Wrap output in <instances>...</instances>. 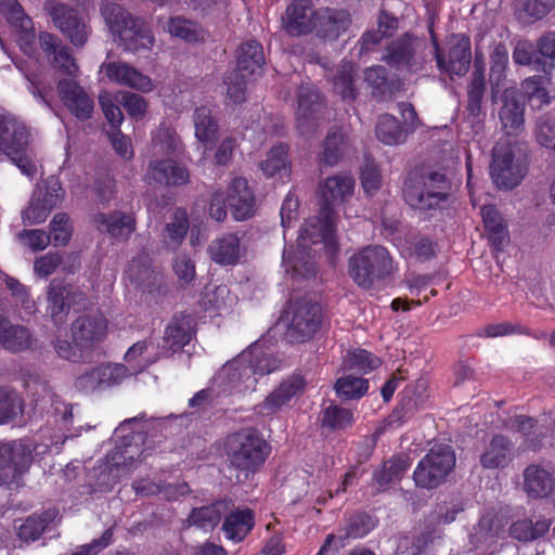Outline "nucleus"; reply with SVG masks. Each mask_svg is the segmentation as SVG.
Returning a JSON list of instances; mask_svg holds the SVG:
<instances>
[{
  "label": "nucleus",
  "instance_id": "obj_1",
  "mask_svg": "<svg viewBox=\"0 0 555 555\" xmlns=\"http://www.w3.org/2000/svg\"><path fill=\"white\" fill-rule=\"evenodd\" d=\"M270 446L262 435L251 428L232 434L227 441L230 467L236 472V481L244 482L258 472L270 454Z\"/></svg>",
  "mask_w": 555,
  "mask_h": 555
},
{
  "label": "nucleus",
  "instance_id": "obj_2",
  "mask_svg": "<svg viewBox=\"0 0 555 555\" xmlns=\"http://www.w3.org/2000/svg\"><path fill=\"white\" fill-rule=\"evenodd\" d=\"M101 14L115 40H118L125 50L138 53L153 47L154 36L149 25L119 4L103 1Z\"/></svg>",
  "mask_w": 555,
  "mask_h": 555
},
{
  "label": "nucleus",
  "instance_id": "obj_3",
  "mask_svg": "<svg viewBox=\"0 0 555 555\" xmlns=\"http://www.w3.org/2000/svg\"><path fill=\"white\" fill-rule=\"evenodd\" d=\"M323 222L324 221L321 216V208L319 209L317 216L310 217L306 220L300 229V233L297 240L298 245L296 254L293 257L286 256V254H284L283 262L286 272L292 271L294 275H299L302 278H309L315 274V262L313 257L307 250L310 245L323 243L331 254L337 251V245L334 236V214H332L328 218V237H324L322 240H314L313 237V234L321 232L320 223Z\"/></svg>",
  "mask_w": 555,
  "mask_h": 555
},
{
  "label": "nucleus",
  "instance_id": "obj_4",
  "mask_svg": "<svg viewBox=\"0 0 555 555\" xmlns=\"http://www.w3.org/2000/svg\"><path fill=\"white\" fill-rule=\"evenodd\" d=\"M30 131L26 125L11 116L0 119V150L29 179L38 172V159L29 145Z\"/></svg>",
  "mask_w": 555,
  "mask_h": 555
},
{
  "label": "nucleus",
  "instance_id": "obj_5",
  "mask_svg": "<svg viewBox=\"0 0 555 555\" xmlns=\"http://www.w3.org/2000/svg\"><path fill=\"white\" fill-rule=\"evenodd\" d=\"M276 369V361L264 353L259 346H253L242 352L237 359L227 363L222 369L228 384L242 390L254 389L257 384L256 375L263 376Z\"/></svg>",
  "mask_w": 555,
  "mask_h": 555
},
{
  "label": "nucleus",
  "instance_id": "obj_6",
  "mask_svg": "<svg viewBox=\"0 0 555 555\" xmlns=\"http://www.w3.org/2000/svg\"><path fill=\"white\" fill-rule=\"evenodd\" d=\"M449 183L443 173L429 171L411 173L404 183L405 202L413 208L429 210L447 199Z\"/></svg>",
  "mask_w": 555,
  "mask_h": 555
},
{
  "label": "nucleus",
  "instance_id": "obj_7",
  "mask_svg": "<svg viewBox=\"0 0 555 555\" xmlns=\"http://www.w3.org/2000/svg\"><path fill=\"white\" fill-rule=\"evenodd\" d=\"M392 260L382 246H367L352 255L348 260V272L360 287L370 288L375 282L392 273Z\"/></svg>",
  "mask_w": 555,
  "mask_h": 555
},
{
  "label": "nucleus",
  "instance_id": "obj_8",
  "mask_svg": "<svg viewBox=\"0 0 555 555\" xmlns=\"http://www.w3.org/2000/svg\"><path fill=\"white\" fill-rule=\"evenodd\" d=\"M455 465V454L450 446H435L418 462L413 473L417 487L435 489L444 482Z\"/></svg>",
  "mask_w": 555,
  "mask_h": 555
},
{
  "label": "nucleus",
  "instance_id": "obj_9",
  "mask_svg": "<svg viewBox=\"0 0 555 555\" xmlns=\"http://www.w3.org/2000/svg\"><path fill=\"white\" fill-rule=\"evenodd\" d=\"M65 197V190L57 178L51 176L37 184L22 219L26 225L44 222L50 212L59 207Z\"/></svg>",
  "mask_w": 555,
  "mask_h": 555
},
{
  "label": "nucleus",
  "instance_id": "obj_10",
  "mask_svg": "<svg viewBox=\"0 0 555 555\" xmlns=\"http://www.w3.org/2000/svg\"><path fill=\"white\" fill-rule=\"evenodd\" d=\"M526 168L507 140L499 141L493 147L490 175L500 189H513L525 177Z\"/></svg>",
  "mask_w": 555,
  "mask_h": 555
},
{
  "label": "nucleus",
  "instance_id": "obj_11",
  "mask_svg": "<svg viewBox=\"0 0 555 555\" xmlns=\"http://www.w3.org/2000/svg\"><path fill=\"white\" fill-rule=\"evenodd\" d=\"M287 318V336L294 341H305L310 339L321 325V307L310 299L301 298L291 304Z\"/></svg>",
  "mask_w": 555,
  "mask_h": 555
},
{
  "label": "nucleus",
  "instance_id": "obj_12",
  "mask_svg": "<svg viewBox=\"0 0 555 555\" xmlns=\"http://www.w3.org/2000/svg\"><path fill=\"white\" fill-rule=\"evenodd\" d=\"M353 189L354 180L351 176L346 173H339L333 177H328L320 185V208L321 216L324 222L320 223L321 232L313 234L314 240H322L324 237H328V218L331 217L332 214H334L332 205L348 199L352 195Z\"/></svg>",
  "mask_w": 555,
  "mask_h": 555
},
{
  "label": "nucleus",
  "instance_id": "obj_13",
  "mask_svg": "<svg viewBox=\"0 0 555 555\" xmlns=\"http://www.w3.org/2000/svg\"><path fill=\"white\" fill-rule=\"evenodd\" d=\"M423 47L424 42L420 38L404 34L388 42L382 60L390 67L416 72L423 64Z\"/></svg>",
  "mask_w": 555,
  "mask_h": 555
},
{
  "label": "nucleus",
  "instance_id": "obj_14",
  "mask_svg": "<svg viewBox=\"0 0 555 555\" xmlns=\"http://www.w3.org/2000/svg\"><path fill=\"white\" fill-rule=\"evenodd\" d=\"M307 382L300 374H293L283 379L254 410L264 417H272L305 391Z\"/></svg>",
  "mask_w": 555,
  "mask_h": 555
},
{
  "label": "nucleus",
  "instance_id": "obj_15",
  "mask_svg": "<svg viewBox=\"0 0 555 555\" xmlns=\"http://www.w3.org/2000/svg\"><path fill=\"white\" fill-rule=\"evenodd\" d=\"M31 450L21 441L0 442V482L11 485L28 469Z\"/></svg>",
  "mask_w": 555,
  "mask_h": 555
},
{
  "label": "nucleus",
  "instance_id": "obj_16",
  "mask_svg": "<svg viewBox=\"0 0 555 555\" xmlns=\"http://www.w3.org/2000/svg\"><path fill=\"white\" fill-rule=\"evenodd\" d=\"M46 8L55 26L68 37L74 46H85L90 31L74 9L64 3L53 1L48 2Z\"/></svg>",
  "mask_w": 555,
  "mask_h": 555
},
{
  "label": "nucleus",
  "instance_id": "obj_17",
  "mask_svg": "<svg viewBox=\"0 0 555 555\" xmlns=\"http://www.w3.org/2000/svg\"><path fill=\"white\" fill-rule=\"evenodd\" d=\"M322 109V100L315 88L310 85H302L298 92L297 129L305 135L312 133L320 125Z\"/></svg>",
  "mask_w": 555,
  "mask_h": 555
},
{
  "label": "nucleus",
  "instance_id": "obj_18",
  "mask_svg": "<svg viewBox=\"0 0 555 555\" xmlns=\"http://www.w3.org/2000/svg\"><path fill=\"white\" fill-rule=\"evenodd\" d=\"M314 33L326 41H335L345 34L351 25V16L344 9L321 8L314 16Z\"/></svg>",
  "mask_w": 555,
  "mask_h": 555
},
{
  "label": "nucleus",
  "instance_id": "obj_19",
  "mask_svg": "<svg viewBox=\"0 0 555 555\" xmlns=\"http://www.w3.org/2000/svg\"><path fill=\"white\" fill-rule=\"evenodd\" d=\"M374 528L373 519L365 514L351 516L346 526L339 529L337 534L331 533L326 537L324 544L317 555H325L332 547L338 552L344 547L348 540L359 539L366 535Z\"/></svg>",
  "mask_w": 555,
  "mask_h": 555
},
{
  "label": "nucleus",
  "instance_id": "obj_20",
  "mask_svg": "<svg viewBox=\"0 0 555 555\" xmlns=\"http://www.w3.org/2000/svg\"><path fill=\"white\" fill-rule=\"evenodd\" d=\"M57 93L67 109L80 120L89 119L93 113V100L74 79H61Z\"/></svg>",
  "mask_w": 555,
  "mask_h": 555
},
{
  "label": "nucleus",
  "instance_id": "obj_21",
  "mask_svg": "<svg viewBox=\"0 0 555 555\" xmlns=\"http://www.w3.org/2000/svg\"><path fill=\"white\" fill-rule=\"evenodd\" d=\"M228 205L235 221H245L256 212L254 192L244 178H234L228 189Z\"/></svg>",
  "mask_w": 555,
  "mask_h": 555
},
{
  "label": "nucleus",
  "instance_id": "obj_22",
  "mask_svg": "<svg viewBox=\"0 0 555 555\" xmlns=\"http://www.w3.org/2000/svg\"><path fill=\"white\" fill-rule=\"evenodd\" d=\"M246 248L236 233L216 236L207 247L209 258L220 266H235L245 255Z\"/></svg>",
  "mask_w": 555,
  "mask_h": 555
},
{
  "label": "nucleus",
  "instance_id": "obj_23",
  "mask_svg": "<svg viewBox=\"0 0 555 555\" xmlns=\"http://www.w3.org/2000/svg\"><path fill=\"white\" fill-rule=\"evenodd\" d=\"M144 179L149 184L179 186L189 182L190 175L185 167L171 159L151 160Z\"/></svg>",
  "mask_w": 555,
  "mask_h": 555
},
{
  "label": "nucleus",
  "instance_id": "obj_24",
  "mask_svg": "<svg viewBox=\"0 0 555 555\" xmlns=\"http://www.w3.org/2000/svg\"><path fill=\"white\" fill-rule=\"evenodd\" d=\"M101 69L107 78L118 85L135 89L141 92H150L154 85L152 79L135 69L134 67L122 62L104 63Z\"/></svg>",
  "mask_w": 555,
  "mask_h": 555
},
{
  "label": "nucleus",
  "instance_id": "obj_25",
  "mask_svg": "<svg viewBox=\"0 0 555 555\" xmlns=\"http://www.w3.org/2000/svg\"><path fill=\"white\" fill-rule=\"evenodd\" d=\"M95 228L119 241H127L135 231L137 221L132 214L114 210L109 214L99 212L94 215Z\"/></svg>",
  "mask_w": 555,
  "mask_h": 555
},
{
  "label": "nucleus",
  "instance_id": "obj_26",
  "mask_svg": "<svg viewBox=\"0 0 555 555\" xmlns=\"http://www.w3.org/2000/svg\"><path fill=\"white\" fill-rule=\"evenodd\" d=\"M106 330L107 322L101 313L85 314L73 323L72 335L77 346L87 348L100 341L105 336Z\"/></svg>",
  "mask_w": 555,
  "mask_h": 555
},
{
  "label": "nucleus",
  "instance_id": "obj_27",
  "mask_svg": "<svg viewBox=\"0 0 555 555\" xmlns=\"http://www.w3.org/2000/svg\"><path fill=\"white\" fill-rule=\"evenodd\" d=\"M46 294L47 313L55 324L63 323L70 311L75 293L68 284L53 279L49 283Z\"/></svg>",
  "mask_w": 555,
  "mask_h": 555
},
{
  "label": "nucleus",
  "instance_id": "obj_28",
  "mask_svg": "<svg viewBox=\"0 0 555 555\" xmlns=\"http://www.w3.org/2000/svg\"><path fill=\"white\" fill-rule=\"evenodd\" d=\"M430 33H433L431 29ZM431 40L435 47L436 61L439 69L448 73L451 76H463L466 74L469 68L472 59L470 44L468 39H461L450 49L448 61H444V59L441 56L438 41L434 34H431Z\"/></svg>",
  "mask_w": 555,
  "mask_h": 555
},
{
  "label": "nucleus",
  "instance_id": "obj_29",
  "mask_svg": "<svg viewBox=\"0 0 555 555\" xmlns=\"http://www.w3.org/2000/svg\"><path fill=\"white\" fill-rule=\"evenodd\" d=\"M129 281L142 292L152 293L162 282L160 272L152 266L147 254H141L131 259L126 270Z\"/></svg>",
  "mask_w": 555,
  "mask_h": 555
},
{
  "label": "nucleus",
  "instance_id": "obj_30",
  "mask_svg": "<svg viewBox=\"0 0 555 555\" xmlns=\"http://www.w3.org/2000/svg\"><path fill=\"white\" fill-rule=\"evenodd\" d=\"M317 10L307 0H298L287 8L284 29L292 36L314 31Z\"/></svg>",
  "mask_w": 555,
  "mask_h": 555
},
{
  "label": "nucleus",
  "instance_id": "obj_31",
  "mask_svg": "<svg viewBox=\"0 0 555 555\" xmlns=\"http://www.w3.org/2000/svg\"><path fill=\"white\" fill-rule=\"evenodd\" d=\"M222 530L227 539L240 542L245 539L254 527V514L249 508H236L229 501V512L223 515Z\"/></svg>",
  "mask_w": 555,
  "mask_h": 555
},
{
  "label": "nucleus",
  "instance_id": "obj_32",
  "mask_svg": "<svg viewBox=\"0 0 555 555\" xmlns=\"http://www.w3.org/2000/svg\"><path fill=\"white\" fill-rule=\"evenodd\" d=\"M411 463L406 455L392 456L388 461L373 472V486H376V491H385L392 485L399 482Z\"/></svg>",
  "mask_w": 555,
  "mask_h": 555
},
{
  "label": "nucleus",
  "instance_id": "obj_33",
  "mask_svg": "<svg viewBox=\"0 0 555 555\" xmlns=\"http://www.w3.org/2000/svg\"><path fill=\"white\" fill-rule=\"evenodd\" d=\"M193 335L191 315L175 317L166 326L162 348L177 351L190 343Z\"/></svg>",
  "mask_w": 555,
  "mask_h": 555
},
{
  "label": "nucleus",
  "instance_id": "obj_34",
  "mask_svg": "<svg viewBox=\"0 0 555 555\" xmlns=\"http://www.w3.org/2000/svg\"><path fill=\"white\" fill-rule=\"evenodd\" d=\"M512 460V442L502 435H495L480 455V464L486 469L503 468Z\"/></svg>",
  "mask_w": 555,
  "mask_h": 555
},
{
  "label": "nucleus",
  "instance_id": "obj_35",
  "mask_svg": "<svg viewBox=\"0 0 555 555\" xmlns=\"http://www.w3.org/2000/svg\"><path fill=\"white\" fill-rule=\"evenodd\" d=\"M503 533L502 521L494 516H482L470 534V543L476 548L489 551Z\"/></svg>",
  "mask_w": 555,
  "mask_h": 555
},
{
  "label": "nucleus",
  "instance_id": "obj_36",
  "mask_svg": "<svg viewBox=\"0 0 555 555\" xmlns=\"http://www.w3.org/2000/svg\"><path fill=\"white\" fill-rule=\"evenodd\" d=\"M31 343V334L25 326L12 324L0 318V345L4 349L20 352L28 349Z\"/></svg>",
  "mask_w": 555,
  "mask_h": 555
},
{
  "label": "nucleus",
  "instance_id": "obj_37",
  "mask_svg": "<svg viewBox=\"0 0 555 555\" xmlns=\"http://www.w3.org/2000/svg\"><path fill=\"white\" fill-rule=\"evenodd\" d=\"M524 489L531 498H544L554 490V478L544 468L530 465L524 472Z\"/></svg>",
  "mask_w": 555,
  "mask_h": 555
},
{
  "label": "nucleus",
  "instance_id": "obj_38",
  "mask_svg": "<svg viewBox=\"0 0 555 555\" xmlns=\"http://www.w3.org/2000/svg\"><path fill=\"white\" fill-rule=\"evenodd\" d=\"M228 512L229 501L220 500L207 506L193 508L188 521L191 526H195L204 530H211L219 524L221 517Z\"/></svg>",
  "mask_w": 555,
  "mask_h": 555
},
{
  "label": "nucleus",
  "instance_id": "obj_39",
  "mask_svg": "<svg viewBox=\"0 0 555 555\" xmlns=\"http://www.w3.org/2000/svg\"><path fill=\"white\" fill-rule=\"evenodd\" d=\"M264 65V54L262 46L255 41L248 40L241 44L237 50V69L248 75H257L262 70Z\"/></svg>",
  "mask_w": 555,
  "mask_h": 555
},
{
  "label": "nucleus",
  "instance_id": "obj_40",
  "mask_svg": "<svg viewBox=\"0 0 555 555\" xmlns=\"http://www.w3.org/2000/svg\"><path fill=\"white\" fill-rule=\"evenodd\" d=\"M499 118L507 135H516L524 130V106L515 99H505L499 111Z\"/></svg>",
  "mask_w": 555,
  "mask_h": 555
},
{
  "label": "nucleus",
  "instance_id": "obj_41",
  "mask_svg": "<svg viewBox=\"0 0 555 555\" xmlns=\"http://www.w3.org/2000/svg\"><path fill=\"white\" fill-rule=\"evenodd\" d=\"M260 168L267 177H288L291 173V163L288 160L286 145L279 144L273 146L263 162L260 163Z\"/></svg>",
  "mask_w": 555,
  "mask_h": 555
},
{
  "label": "nucleus",
  "instance_id": "obj_42",
  "mask_svg": "<svg viewBox=\"0 0 555 555\" xmlns=\"http://www.w3.org/2000/svg\"><path fill=\"white\" fill-rule=\"evenodd\" d=\"M481 216L489 241L500 249L507 241L506 224L502 216L491 205L481 208Z\"/></svg>",
  "mask_w": 555,
  "mask_h": 555
},
{
  "label": "nucleus",
  "instance_id": "obj_43",
  "mask_svg": "<svg viewBox=\"0 0 555 555\" xmlns=\"http://www.w3.org/2000/svg\"><path fill=\"white\" fill-rule=\"evenodd\" d=\"M194 128L196 139L210 147L217 138L218 125L211 116V112L206 106L197 107L194 112Z\"/></svg>",
  "mask_w": 555,
  "mask_h": 555
},
{
  "label": "nucleus",
  "instance_id": "obj_44",
  "mask_svg": "<svg viewBox=\"0 0 555 555\" xmlns=\"http://www.w3.org/2000/svg\"><path fill=\"white\" fill-rule=\"evenodd\" d=\"M548 85L550 79L544 76H533L524 80L522 90L533 109H541L551 103Z\"/></svg>",
  "mask_w": 555,
  "mask_h": 555
},
{
  "label": "nucleus",
  "instance_id": "obj_45",
  "mask_svg": "<svg viewBox=\"0 0 555 555\" xmlns=\"http://www.w3.org/2000/svg\"><path fill=\"white\" fill-rule=\"evenodd\" d=\"M142 453H138L135 450L131 448H115L108 455L107 462L109 465V470L113 473L114 470L117 474H130L133 472L139 463L143 460H140Z\"/></svg>",
  "mask_w": 555,
  "mask_h": 555
},
{
  "label": "nucleus",
  "instance_id": "obj_46",
  "mask_svg": "<svg viewBox=\"0 0 555 555\" xmlns=\"http://www.w3.org/2000/svg\"><path fill=\"white\" fill-rule=\"evenodd\" d=\"M551 525V519L537 520L534 524L529 519H521L511 525L509 533L516 540L532 541L543 537L550 530Z\"/></svg>",
  "mask_w": 555,
  "mask_h": 555
},
{
  "label": "nucleus",
  "instance_id": "obj_47",
  "mask_svg": "<svg viewBox=\"0 0 555 555\" xmlns=\"http://www.w3.org/2000/svg\"><path fill=\"white\" fill-rule=\"evenodd\" d=\"M166 30L171 36L188 42H197L205 39V31L201 26L180 16L171 17L166 25Z\"/></svg>",
  "mask_w": 555,
  "mask_h": 555
},
{
  "label": "nucleus",
  "instance_id": "obj_48",
  "mask_svg": "<svg viewBox=\"0 0 555 555\" xmlns=\"http://www.w3.org/2000/svg\"><path fill=\"white\" fill-rule=\"evenodd\" d=\"M376 135L384 144L397 145L406 139V133L402 130L399 121L389 114L379 117L376 125Z\"/></svg>",
  "mask_w": 555,
  "mask_h": 555
},
{
  "label": "nucleus",
  "instance_id": "obj_49",
  "mask_svg": "<svg viewBox=\"0 0 555 555\" xmlns=\"http://www.w3.org/2000/svg\"><path fill=\"white\" fill-rule=\"evenodd\" d=\"M189 228L190 224L186 210L177 208L172 215L171 221L166 224L165 241L172 246L180 245L185 237Z\"/></svg>",
  "mask_w": 555,
  "mask_h": 555
},
{
  "label": "nucleus",
  "instance_id": "obj_50",
  "mask_svg": "<svg viewBox=\"0 0 555 555\" xmlns=\"http://www.w3.org/2000/svg\"><path fill=\"white\" fill-rule=\"evenodd\" d=\"M344 135L337 129H332L327 133L324 143L323 151L320 155V163L326 166L336 165L343 153Z\"/></svg>",
  "mask_w": 555,
  "mask_h": 555
},
{
  "label": "nucleus",
  "instance_id": "obj_51",
  "mask_svg": "<svg viewBox=\"0 0 555 555\" xmlns=\"http://www.w3.org/2000/svg\"><path fill=\"white\" fill-rule=\"evenodd\" d=\"M490 81L493 87L499 88L505 79V72L508 65L507 48L499 43L496 44L490 56Z\"/></svg>",
  "mask_w": 555,
  "mask_h": 555
},
{
  "label": "nucleus",
  "instance_id": "obj_52",
  "mask_svg": "<svg viewBox=\"0 0 555 555\" xmlns=\"http://www.w3.org/2000/svg\"><path fill=\"white\" fill-rule=\"evenodd\" d=\"M49 230L53 245L65 246L68 244L73 233L69 217L64 212L56 214L49 224Z\"/></svg>",
  "mask_w": 555,
  "mask_h": 555
},
{
  "label": "nucleus",
  "instance_id": "obj_53",
  "mask_svg": "<svg viewBox=\"0 0 555 555\" xmlns=\"http://www.w3.org/2000/svg\"><path fill=\"white\" fill-rule=\"evenodd\" d=\"M335 389L344 400H351L362 397L367 390V380L354 376H345L335 384Z\"/></svg>",
  "mask_w": 555,
  "mask_h": 555
},
{
  "label": "nucleus",
  "instance_id": "obj_54",
  "mask_svg": "<svg viewBox=\"0 0 555 555\" xmlns=\"http://www.w3.org/2000/svg\"><path fill=\"white\" fill-rule=\"evenodd\" d=\"M379 364L380 361L377 357L363 349H357L348 352L345 359V365L349 370H356L361 373H367L369 371L375 370Z\"/></svg>",
  "mask_w": 555,
  "mask_h": 555
},
{
  "label": "nucleus",
  "instance_id": "obj_55",
  "mask_svg": "<svg viewBox=\"0 0 555 555\" xmlns=\"http://www.w3.org/2000/svg\"><path fill=\"white\" fill-rule=\"evenodd\" d=\"M50 518L47 514L37 516L33 515L18 527L17 535L25 542H33L39 539L44 531Z\"/></svg>",
  "mask_w": 555,
  "mask_h": 555
},
{
  "label": "nucleus",
  "instance_id": "obj_56",
  "mask_svg": "<svg viewBox=\"0 0 555 555\" xmlns=\"http://www.w3.org/2000/svg\"><path fill=\"white\" fill-rule=\"evenodd\" d=\"M51 64L54 69L59 73L68 76L67 79H74L79 74V67L70 54V50L68 47H61L56 53L53 55Z\"/></svg>",
  "mask_w": 555,
  "mask_h": 555
},
{
  "label": "nucleus",
  "instance_id": "obj_57",
  "mask_svg": "<svg viewBox=\"0 0 555 555\" xmlns=\"http://www.w3.org/2000/svg\"><path fill=\"white\" fill-rule=\"evenodd\" d=\"M249 76L246 73L238 72V69L225 74L227 94L234 103H241L245 100L246 81Z\"/></svg>",
  "mask_w": 555,
  "mask_h": 555
},
{
  "label": "nucleus",
  "instance_id": "obj_58",
  "mask_svg": "<svg viewBox=\"0 0 555 555\" xmlns=\"http://www.w3.org/2000/svg\"><path fill=\"white\" fill-rule=\"evenodd\" d=\"M353 422L352 413L337 405H328L323 411L322 424L332 429H343Z\"/></svg>",
  "mask_w": 555,
  "mask_h": 555
},
{
  "label": "nucleus",
  "instance_id": "obj_59",
  "mask_svg": "<svg viewBox=\"0 0 555 555\" xmlns=\"http://www.w3.org/2000/svg\"><path fill=\"white\" fill-rule=\"evenodd\" d=\"M22 411V399L16 393L0 391V424L14 420Z\"/></svg>",
  "mask_w": 555,
  "mask_h": 555
},
{
  "label": "nucleus",
  "instance_id": "obj_60",
  "mask_svg": "<svg viewBox=\"0 0 555 555\" xmlns=\"http://www.w3.org/2000/svg\"><path fill=\"white\" fill-rule=\"evenodd\" d=\"M98 367L103 389L120 384L130 375L124 364H101Z\"/></svg>",
  "mask_w": 555,
  "mask_h": 555
},
{
  "label": "nucleus",
  "instance_id": "obj_61",
  "mask_svg": "<svg viewBox=\"0 0 555 555\" xmlns=\"http://www.w3.org/2000/svg\"><path fill=\"white\" fill-rule=\"evenodd\" d=\"M442 539L433 533H422L413 539L411 555H437Z\"/></svg>",
  "mask_w": 555,
  "mask_h": 555
},
{
  "label": "nucleus",
  "instance_id": "obj_62",
  "mask_svg": "<svg viewBox=\"0 0 555 555\" xmlns=\"http://www.w3.org/2000/svg\"><path fill=\"white\" fill-rule=\"evenodd\" d=\"M534 137L540 145L553 147L555 144V119L548 115L540 116L535 121Z\"/></svg>",
  "mask_w": 555,
  "mask_h": 555
},
{
  "label": "nucleus",
  "instance_id": "obj_63",
  "mask_svg": "<svg viewBox=\"0 0 555 555\" xmlns=\"http://www.w3.org/2000/svg\"><path fill=\"white\" fill-rule=\"evenodd\" d=\"M335 91L340 94L344 100L354 99L353 77L351 65H343L334 77Z\"/></svg>",
  "mask_w": 555,
  "mask_h": 555
},
{
  "label": "nucleus",
  "instance_id": "obj_64",
  "mask_svg": "<svg viewBox=\"0 0 555 555\" xmlns=\"http://www.w3.org/2000/svg\"><path fill=\"white\" fill-rule=\"evenodd\" d=\"M62 261L63 258L59 251H49L35 259L34 272L38 276L47 279L56 271V269L62 264Z\"/></svg>",
  "mask_w": 555,
  "mask_h": 555
}]
</instances>
